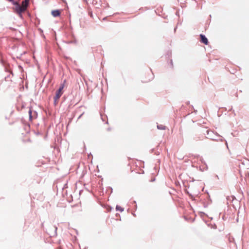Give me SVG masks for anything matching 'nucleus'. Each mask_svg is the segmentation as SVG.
Here are the masks:
<instances>
[{
    "label": "nucleus",
    "instance_id": "1",
    "mask_svg": "<svg viewBox=\"0 0 249 249\" xmlns=\"http://www.w3.org/2000/svg\"><path fill=\"white\" fill-rule=\"evenodd\" d=\"M29 3V0H24L22 1L21 4L18 3L15 4L14 9L17 14L20 15L22 13L25 12L27 9Z\"/></svg>",
    "mask_w": 249,
    "mask_h": 249
},
{
    "label": "nucleus",
    "instance_id": "2",
    "mask_svg": "<svg viewBox=\"0 0 249 249\" xmlns=\"http://www.w3.org/2000/svg\"><path fill=\"white\" fill-rule=\"evenodd\" d=\"M200 37L201 38L200 41L204 44L207 45L208 43V41L206 36L204 35L201 34L200 35Z\"/></svg>",
    "mask_w": 249,
    "mask_h": 249
},
{
    "label": "nucleus",
    "instance_id": "3",
    "mask_svg": "<svg viewBox=\"0 0 249 249\" xmlns=\"http://www.w3.org/2000/svg\"><path fill=\"white\" fill-rule=\"evenodd\" d=\"M51 14L54 17H58L60 15L61 11L59 10H53L51 12Z\"/></svg>",
    "mask_w": 249,
    "mask_h": 249
},
{
    "label": "nucleus",
    "instance_id": "4",
    "mask_svg": "<svg viewBox=\"0 0 249 249\" xmlns=\"http://www.w3.org/2000/svg\"><path fill=\"white\" fill-rule=\"evenodd\" d=\"M65 81H64V83H65ZM64 83L61 85L58 90H57L56 91V94H60V95L61 96L63 93L62 90L64 89Z\"/></svg>",
    "mask_w": 249,
    "mask_h": 249
},
{
    "label": "nucleus",
    "instance_id": "5",
    "mask_svg": "<svg viewBox=\"0 0 249 249\" xmlns=\"http://www.w3.org/2000/svg\"><path fill=\"white\" fill-rule=\"evenodd\" d=\"M60 94H55V96H54V103L55 104H56L59 99V98L60 97Z\"/></svg>",
    "mask_w": 249,
    "mask_h": 249
},
{
    "label": "nucleus",
    "instance_id": "6",
    "mask_svg": "<svg viewBox=\"0 0 249 249\" xmlns=\"http://www.w3.org/2000/svg\"><path fill=\"white\" fill-rule=\"evenodd\" d=\"M116 209L118 211H120L121 212L123 211L124 209H122L120 206H117Z\"/></svg>",
    "mask_w": 249,
    "mask_h": 249
},
{
    "label": "nucleus",
    "instance_id": "7",
    "mask_svg": "<svg viewBox=\"0 0 249 249\" xmlns=\"http://www.w3.org/2000/svg\"><path fill=\"white\" fill-rule=\"evenodd\" d=\"M158 128L160 129H164L165 126H163L162 125H161V126L158 125Z\"/></svg>",
    "mask_w": 249,
    "mask_h": 249
},
{
    "label": "nucleus",
    "instance_id": "8",
    "mask_svg": "<svg viewBox=\"0 0 249 249\" xmlns=\"http://www.w3.org/2000/svg\"><path fill=\"white\" fill-rule=\"evenodd\" d=\"M29 115H30V119H32V115H31V114H32V111L30 109L29 111Z\"/></svg>",
    "mask_w": 249,
    "mask_h": 249
}]
</instances>
